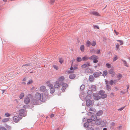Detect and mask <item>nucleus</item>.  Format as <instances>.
I'll list each match as a JSON object with an SVG mask.
<instances>
[{
    "mask_svg": "<svg viewBox=\"0 0 130 130\" xmlns=\"http://www.w3.org/2000/svg\"><path fill=\"white\" fill-rule=\"evenodd\" d=\"M109 84L111 85H112L113 84H114V81L113 80H111L109 82Z\"/></svg>",
    "mask_w": 130,
    "mask_h": 130,
    "instance_id": "obj_43",
    "label": "nucleus"
},
{
    "mask_svg": "<svg viewBox=\"0 0 130 130\" xmlns=\"http://www.w3.org/2000/svg\"><path fill=\"white\" fill-rule=\"evenodd\" d=\"M25 94L24 93H22L20 94L19 96V98L20 99H22L24 96Z\"/></svg>",
    "mask_w": 130,
    "mask_h": 130,
    "instance_id": "obj_24",
    "label": "nucleus"
},
{
    "mask_svg": "<svg viewBox=\"0 0 130 130\" xmlns=\"http://www.w3.org/2000/svg\"><path fill=\"white\" fill-rule=\"evenodd\" d=\"M61 85V84L58 82L57 81H56L54 85V86L56 88H57L59 89Z\"/></svg>",
    "mask_w": 130,
    "mask_h": 130,
    "instance_id": "obj_9",
    "label": "nucleus"
},
{
    "mask_svg": "<svg viewBox=\"0 0 130 130\" xmlns=\"http://www.w3.org/2000/svg\"><path fill=\"white\" fill-rule=\"evenodd\" d=\"M109 73L112 75V76L113 77L115 76V72L113 71V70L112 69H110L109 71Z\"/></svg>",
    "mask_w": 130,
    "mask_h": 130,
    "instance_id": "obj_18",
    "label": "nucleus"
},
{
    "mask_svg": "<svg viewBox=\"0 0 130 130\" xmlns=\"http://www.w3.org/2000/svg\"><path fill=\"white\" fill-rule=\"evenodd\" d=\"M84 126L85 127H88V125H87V123H86L84 124Z\"/></svg>",
    "mask_w": 130,
    "mask_h": 130,
    "instance_id": "obj_57",
    "label": "nucleus"
},
{
    "mask_svg": "<svg viewBox=\"0 0 130 130\" xmlns=\"http://www.w3.org/2000/svg\"><path fill=\"white\" fill-rule=\"evenodd\" d=\"M107 122L106 120H104L102 121H101V126L102 127L105 126L107 124Z\"/></svg>",
    "mask_w": 130,
    "mask_h": 130,
    "instance_id": "obj_16",
    "label": "nucleus"
},
{
    "mask_svg": "<svg viewBox=\"0 0 130 130\" xmlns=\"http://www.w3.org/2000/svg\"><path fill=\"white\" fill-rule=\"evenodd\" d=\"M33 82V81L31 79L29 80L28 82L27 83V85H29L31 84Z\"/></svg>",
    "mask_w": 130,
    "mask_h": 130,
    "instance_id": "obj_40",
    "label": "nucleus"
},
{
    "mask_svg": "<svg viewBox=\"0 0 130 130\" xmlns=\"http://www.w3.org/2000/svg\"><path fill=\"white\" fill-rule=\"evenodd\" d=\"M82 60L81 57H78L77 58L76 60L78 62L81 61Z\"/></svg>",
    "mask_w": 130,
    "mask_h": 130,
    "instance_id": "obj_34",
    "label": "nucleus"
},
{
    "mask_svg": "<svg viewBox=\"0 0 130 130\" xmlns=\"http://www.w3.org/2000/svg\"><path fill=\"white\" fill-rule=\"evenodd\" d=\"M94 80V78L92 75H90L89 77V80L91 82H93Z\"/></svg>",
    "mask_w": 130,
    "mask_h": 130,
    "instance_id": "obj_19",
    "label": "nucleus"
},
{
    "mask_svg": "<svg viewBox=\"0 0 130 130\" xmlns=\"http://www.w3.org/2000/svg\"><path fill=\"white\" fill-rule=\"evenodd\" d=\"M117 59V56L116 55L113 58V61H115Z\"/></svg>",
    "mask_w": 130,
    "mask_h": 130,
    "instance_id": "obj_51",
    "label": "nucleus"
},
{
    "mask_svg": "<svg viewBox=\"0 0 130 130\" xmlns=\"http://www.w3.org/2000/svg\"><path fill=\"white\" fill-rule=\"evenodd\" d=\"M64 79V77L63 76H61L60 77L57 79V81L58 82L60 83L62 85V84L64 83L63 82Z\"/></svg>",
    "mask_w": 130,
    "mask_h": 130,
    "instance_id": "obj_6",
    "label": "nucleus"
},
{
    "mask_svg": "<svg viewBox=\"0 0 130 130\" xmlns=\"http://www.w3.org/2000/svg\"><path fill=\"white\" fill-rule=\"evenodd\" d=\"M89 113H95V110L93 108H91L89 110Z\"/></svg>",
    "mask_w": 130,
    "mask_h": 130,
    "instance_id": "obj_17",
    "label": "nucleus"
},
{
    "mask_svg": "<svg viewBox=\"0 0 130 130\" xmlns=\"http://www.w3.org/2000/svg\"><path fill=\"white\" fill-rule=\"evenodd\" d=\"M53 67L56 70H57L58 69V67L56 65H53Z\"/></svg>",
    "mask_w": 130,
    "mask_h": 130,
    "instance_id": "obj_44",
    "label": "nucleus"
},
{
    "mask_svg": "<svg viewBox=\"0 0 130 130\" xmlns=\"http://www.w3.org/2000/svg\"><path fill=\"white\" fill-rule=\"evenodd\" d=\"M103 113V111L102 110H100L97 112L96 115L98 116H100L102 115Z\"/></svg>",
    "mask_w": 130,
    "mask_h": 130,
    "instance_id": "obj_22",
    "label": "nucleus"
},
{
    "mask_svg": "<svg viewBox=\"0 0 130 130\" xmlns=\"http://www.w3.org/2000/svg\"><path fill=\"white\" fill-rule=\"evenodd\" d=\"M74 71H68V73H74Z\"/></svg>",
    "mask_w": 130,
    "mask_h": 130,
    "instance_id": "obj_60",
    "label": "nucleus"
},
{
    "mask_svg": "<svg viewBox=\"0 0 130 130\" xmlns=\"http://www.w3.org/2000/svg\"><path fill=\"white\" fill-rule=\"evenodd\" d=\"M101 121L102 120L100 118L97 119L95 122V124L97 125H99L101 124Z\"/></svg>",
    "mask_w": 130,
    "mask_h": 130,
    "instance_id": "obj_14",
    "label": "nucleus"
},
{
    "mask_svg": "<svg viewBox=\"0 0 130 130\" xmlns=\"http://www.w3.org/2000/svg\"><path fill=\"white\" fill-rule=\"evenodd\" d=\"M102 73L100 72H95L93 74V75L95 77H99Z\"/></svg>",
    "mask_w": 130,
    "mask_h": 130,
    "instance_id": "obj_15",
    "label": "nucleus"
},
{
    "mask_svg": "<svg viewBox=\"0 0 130 130\" xmlns=\"http://www.w3.org/2000/svg\"><path fill=\"white\" fill-rule=\"evenodd\" d=\"M90 66V64L89 63L87 62L86 63L83 64L81 66V67L83 68H84L86 67H88Z\"/></svg>",
    "mask_w": 130,
    "mask_h": 130,
    "instance_id": "obj_13",
    "label": "nucleus"
},
{
    "mask_svg": "<svg viewBox=\"0 0 130 130\" xmlns=\"http://www.w3.org/2000/svg\"><path fill=\"white\" fill-rule=\"evenodd\" d=\"M114 81V84H116V82H117V80H113Z\"/></svg>",
    "mask_w": 130,
    "mask_h": 130,
    "instance_id": "obj_63",
    "label": "nucleus"
},
{
    "mask_svg": "<svg viewBox=\"0 0 130 130\" xmlns=\"http://www.w3.org/2000/svg\"><path fill=\"white\" fill-rule=\"evenodd\" d=\"M0 130H6V128L2 126H0Z\"/></svg>",
    "mask_w": 130,
    "mask_h": 130,
    "instance_id": "obj_45",
    "label": "nucleus"
},
{
    "mask_svg": "<svg viewBox=\"0 0 130 130\" xmlns=\"http://www.w3.org/2000/svg\"><path fill=\"white\" fill-rule=\"evenodd\" d=\"M96 44V43L95 41H93L91 43V45L93 46H95Z\"/></svg>",
    "mask_w": 130,
    "mask_h": 130,
    "instance_id": "obj_39",
    "label": "nucleus"
},
{
    "mask_svg": "<svg viewBox=\"0 0 130 130\" xmlns=\"http://www.w3.org/2000/svg\"><path fill=\"white\" fill-rule=\"evenodd\" d=\"M24 66H29L30 67V66L29 64H26L24 65H23V66H22V67H23Z\"/></svg>",
    "mask_w": 130,
    "mask_h": 130,
    "instance_id": "obj_54",
    "label": "nucleus"
},
{
    "mask_svg": "<svg viewBox=\"0 0 130 130\" xmlns=\"http://www.w3.org/2000/svg\"><path fill=\"white\" fill-rule=\"evenodd\" d=\"M49 87H50V89L51 88H54L53 87V85L51 84H50L48 85V86Z\"/></svg>",
    "mask_w": 130,
    "mask_h": 130,
    "instance_id": "obj_41",
    "label": "nucleus"
},
{
    "mask_svg": "<svg viewBox=\"0 0 130 130\" xmlns=\"http://www.w3.org/2000/svg\"><path fill=\"white\" fill-rule=\"evenodd\" d=\"M92 14L93 15H99V14L98 13L95 11H94L92 12Z\"/></svg>",
    "mask_w": 130,
    "mask_h": 130,
    "instance_id": "obj_31",
    "label": "nucleus"
},
{
    "mask_svg": "<svg viewBox=\"0 0 130 130\" xmlns=\"http://www.w3.org/2000/svg\"><path fill=\"white\" fill-rule=\"evenodd\" d=\"M20 115L23 117H25L26 115V113L24 109H21L19 110Z\"/></svg>",
    "mask_w": 130,
    "mask_h": 130,
    "instance_id": "obj_7",
    "label": "nucleus"
},
{
    "mask_svg": "<svg viewBox=\"0 0 130 130\" xmlns=\"http://www.w3.org/2000/svg\"><path fill=\"white\" fill-rule=\"evenodd\" d=\"M116 46L117 50H119V45L118 44H116Z\"/></svg>",
    "mask_w": 130,
    "mask_h": 130,
    "instance_id": "obj_49",
    "label": "nucleus"
},
{
    "mask_svg": "<svg viewBox=\"0 0 130 130\" xmlns=\"http://www.w3.org/2000/svg\"><path fill=\"white\" fill-rule=\"evenodd\" d=\"M106 66L107 67L109 68H110L111 67V65L109 63H107L106 64Z\"/></svg>",
    "mask_w": 130,
    "mask_h": 130,
    "instance_id": "obj_35",
    "label": "nucleus"
},
{
    "mask_svg": "<svg viewBox=\"0 0 130 130\" xmlns=\"http://www.w3.org/2000/svg\"><path fill=\"white\" fill-rule=\"evenodd\" d=\"M55 0H51L50 1V2L51 3V4H53L54 3Z\"/></svg>",
    "mask_w": 130,
    "mask_h": 130,
    "instance_id": "obj_52",
    "label": "nucleus"
},
{
    "mask_svg": "<svg viewBox=\"0 0 130 130\" xmlns=\"http://www.w3.org/2000/svg\"><path fill=\"white\" fill-rule=\"evenodd\" d=\"M121 60L122 61L124 66L127 67H128V66L127 65V62L125 60Z\"/></svg>",
    "mask_w": 130,
    "mask_h": 130,
    "instance_id": "obj_27",
    "label": "nucleus"
},
{
    "mask_svg": "<svg viewBox=\"0 0 130 130\" xmlns=\"http://www.w3.org/2000/svg\"><path fill=\"white\" fill-rule=\"evenodd\" d=\"M55 91V89L54 88H53L50 89V92L52 94Z\"/></svg>",
    "mask_w": 130,
    "mask_h": 130,
    "instance_id": "obj_28",
    "label": "nucleus"
},
{
    "mask_svg": "<svg viewBox=\"0 0 130 130\" xmlns=\"http://www.w3.org/2000/svg\"><path fill=\"white\" fill-rule=\"evenodd\" d=\"M94 99L96 100H98L100 99V96L99 93H94L93 94Z\"/></svg>",
    "mask_w": 130,
    "mask_h": 130,
    "instance_id": "obj_5",
    "label": "nucleus"
},
{
    "mask_svg": "<svg viewBox=\"0 0 130 130\" xmlns=\"http://www.w3.org/2000/svg\"><path fill=\"white\" fill-rule=\"evenodd\" d=\"M93 27L94 28H95L96 27L98 29H99V27L98 26L95 25H93Z\"/></svg>",
    "mask_w": 130,
    "mask_h": 130,
    "instance_id": "obj_50",
    "label": "nucleus"
},
{
    "mask_svg": "<svg viewBox=\"0 0 130 130\" xmlns=\"http://www.w3.org/2000/svg\"><path fill=\"white\" fill-rule=\"evenodd\" d=\"M90 52L91 53H95V50L93 49L90 50Z\"/></svg>",
    "mask_w": 130,
    "mask_h": 130,
    "instance_id": "obj_48",
    "label": "nucleus"
},
{
    "mask_svg": "<svg viewBox=\"0 0 130 130\" xmlns=\"http://www.w3.org/2000/svg\"><path fill=\"white\" fill-rule=\"evenodd\" d=\"M122 77V75L120 74H118L117 75V77L119 78V79H118V80H119Z\"/></svg>",
    "mask_w": 130,
    "mask_h": 130,
    "instance_id": "obj_38",
    "label": "nucleus"
},
{
    "mask_svg": "<svg viewBox=\"0 0 130 130\" xmlns=\"http://www.w3.org/2000/svg\"><path fill=\"white\" fill-rule=\"evenodd\" d=\"M54 116V115L53 114H52L50 116V117L51 118H52Z\"/></svg>",
    "mask_w": 130,
    "mask_h": 130,
    "instance_id": "obj_61",
    "label": "nucleus"
},
{
    "mask_svg": "<svg viewBox=\"0 0 130 130\" xmlns=\"http://www.w3.org/2000/svg\"><path fill=\"white\" fill-rule=\"evenodd\" d=\"M30 101L29 98L28 97H26L25 98L24 102L25 104H28L29 103Z\"/></svg>",
    "mask_w": 130,
    "mask_h": 130,
    "instance_id": "obj_11",
    "label": "nucleus"
},
{
    "mask_svg": "<svg viewBox=\"0 0 130 130\" xmlns=\"http://www.w3.org/2000/svg\"><path fill=\"white\" fill-rule=\"evenodd\" d=\"M72 65L71 66V67L70 68V70H74V68H73L72 67Z\"/></svg>",
    "mask_w": 130,
    "mask_h": 130,
    "instance_id": "obj_58",
    "label": "nucleus"
},
{
    "mask_svg": "<svg viewBox=\"0 0 130 130\" xmlns=\"http://www.w3.org/2000/svg\"><path fill=\"white\" fill-rule=\"evenodd\" d=\"M90 99L91 97L90 96H87L86 97V104L88 106H91L93 104L94 101L91 100Z\"/></svg>",
    "mask_w": 130,
    "mask_h": 130,
    "instance_id": "obj_2",
    "label": "nucleus"
},
{
    "mask_svg": "<svg viewBox=\"0 0 130 130\" xmlns=\"http://www.w3.org/2000/svg\"><path fill=\"white\" fill-rule=\"evenodd\" d=\"M85 87V86L84 85H82L80 86V88L81 90H83L84 89Z\"/></svg>",
    "mask_w": 130,
    "mask_h": 130,
    "instance_id": "obj_33",
    "label": "nucleus"
},
{
    "mask_svg": "<svg viewBox=\"0 0 130 130\" xmlns=\"http://www.w3.org/2000/svg\"><path fill=\"white\" fill-rule=\"evenodd\" d=\"M111 87L110 86H109L108 85H107V90L109 91L110 90Z\"/></svg>",
    "mask_w": 130,
    "mask_h": 130,
    "instance_id": "obj_47",
    "label": "nucleus"
},
{
    "mask_svg": "<svg viewBox=\"0 0 130 130\" xmlns=\"http://www.w3.org/2000/svg\"><path fill=\"white\" fill-rule=\"evenodd\" d=\"M40 91L43 92H44L45 91L47 92V91L45 87L44 86H42L40 87Z\"/></svg>",
    "mask_w": 130,
    "mask_h": 130,
    "instance_id": "obj_12",
    "label": "nucleus"
},
{
    "mask_svg": "<svg viewBox=\"0 0 130 130\" xmlns=\"http://www.w3.org/2000/svg\"><path fill=\"white\" fill-rule=\"evenodd\" d=\"M88 130H94V129L92 127H89L88 128Z\"/></svg>",
    "mask_w": 130,
    "mask_h": 130,
    "instance_id": "obj_56",
    "label": "nucleus"
},
{
    "mask_svg": "<svg viewBox=\"0 0 130 130\" xmlns=\"http://www.w3.org/2000/svg\"><path fill=\"white\" fill-rule=\"evenodd\" d=\"M124 108V107H121V108H120L119 109H118V111H119V110L121 111V110H122Z\"/></svg>",
    "mask_w": 130,
    "mask_h": 130,
    "instance_id": "obj_53",
    "label": "nucleus"
},
{
    "mask_svg": "<svg viewBox=\"0 0 130 130\" xmlns=\"http://www.w3.org/2000/svg\"><path fill=\"white\" fill-rule=\"evenodd\" d=\"M75 77V75L74 74H71L69 76V78L70 79H73Z\"/></svg>",
    "mask_w": 130,
    "mask_h": 130,
    "instance_id": "obj_23",
    "label": "nucleus"
},
{
    "mask_svg": "<svg viewBox=\"0 0 130 130\" xmlns=\"http://www.w3.org/2000/svg\"><path fill=\"white\" fill-rule=\"evenodd\" d=\"M92 121L91 119H88L87 120V122L89 123L91 122Z\"/></svg>",
    "mask_w": 130,
    "mask_h": 130,
    "instance_id": "obj_55",
    "label": "nucleus"
},
{
    "mask_svg": "<svg viewBox=\"0 0 130 130\" xmlns=\"http://www.w3.org/2000/svg\"><path fill=\"white\" fill-rule=\"evenodd\" d=\"M11 114L8 112H6L5 113V116L6 117H8L10 116Z\"/></svg>",
    "mask_w": 130,
    "mask_h": 130,
    "instance_id": "obj_36",
    "label": "nucleus"
},
{
    "mask_svg": "<svg viewBox=\"0 0 130 130\" xmlns=\"http://www.w3.org/2000/svg\"><path fill=\"white\" fill-rule=\"evenodd\" d=\"M34 100L37 101L40 100L42 102H44L46 100V98L45 96H44L42 95L41 94L37 92L35 94Z\"/></svg>",
    "mask_w": 130,
    "mask_h": 130,
    "instance_id": "obj_1",
    "label": "nucleus"
},
{
    "mask_svg": "<svg viewBox=\"0 0 130 130\" xmlns=\"http://www.w3.org/2000/svg\"><path fill=\"white\" fill-rule=\"evenodd\" d=\"M99 93L100 95V99L102 98L103 99L106 98L107 96V95L105 93V91L103 90H101L99 92Z\"/></svg>",
    "mask_w": 130,
    "mask_h": 130,
    "instance_id": "obj_4",
    "label": "nucleus"
},
{
    "mask_svg": "<svg viewBox=\"0 0 130 130\" xmlns=\"http://www.w3.org/2000/svg\"><path fill=\"white\" fill-rule=\"evenodd\" d=\"M97 118L95 115H93L91 117V119L92 121H95Z\"/></svg>",
    "mask_w": 130,
    "mask_h": 130,
    "instance_id": "obj_20",
    "label": "nucleus"
},
{
    "mask_svg": "<svg viewBox=\"0 0 130 130\" xmlns=\"http://www.w3.org/2000/svg\"><path fill=\"white\" fill-rule=\"evenodd\" d=\"M9 120V118H5L3 119L2 120V122H6L8 121Z\"/></svg>",
    "mask_w": 130,
    "mask_h": 130,
    "instance_id": "obj_26",
    "label": "nucleus"
},
{
    "mask_svg": "<svg viewBox=\"0 0 130 130\" xmlns=\"http://www.w3.org/2000/svg\"><path fill=\"white\" fill-rule=\"evenodd\" d=\"M21 118H19L17 116H14L13 118V121L16 123L18 122L21 119Z\"/></svg>",
    "mask_w": 130,
    "mask_h": 130,
    "instance_id": "obj_10",
    "label": "nucleus"
},
{
    "mask_svg": "<svg viewBox=\"0 0 130 130\" xmlns=\"http://www.w3.org/2000/svg\"><path fill=\"white\" fill-rule=\"evenodd\" d=\"M107 74V71H104L103 72V75L104 77L106 76Z\"/></svg>",
    "mask_w": 130,
    "mask_h": 130,
    "instance_id": "obj_29",
    "label": "nucleus"
},
{
    "mask_svg": "<svg viewBox=\"0 0 130 130\" xmlns=\"http://www.w3.org/2000/svg\"><path fill=\"white\" fill-rule=\"evenodd\" d=\"M117 41L120 42V45L123 44V41L121 40H117Z\"/></svg>",
    "mask_w": 130,
    "mask_h": 130,
    "instance_id": "obj_42",
    "label": "nucleus"
},
{
    "mask_svg": "<svg viewBox=\"0 0 130 130\" xmlns=\"http://www.w3.org/2000/svg\"><path fill=\"white\" fill-rule=\"evenodd\" d=\"M61 85L62 86V88L61 89L62 92H64L65 90L68 86V85L66 83H63Z\"/></svg>",
    "mask_w": 130,
    "mask_h": 130,
    "instance_id": "obj_8",
    "label": "nucleus"
},
{
    "mask_svg": "<svg viewBox=\"0 0 130 130\" xmlns=\"http://www.w3.org/2000/svg\"><path fill=\"white\" fill-rule=\"evenodd\" d=\"M103 130H107V129L106 128H103Z\"/></svg>",
    "mask_w": 130,
    "mask_h": 130,
    "instance_id": "obj_64",
    "label": "nucleus"
},
{
    "mask_svg": "<svg viewBox=\"0 0 130 130\" xmlns=\"http://www.w3.org/2000/svg\"><path fill=\"white\" fill-rule=\"evenodd\" d=\"M114 31H115V33L117 35L118 34H119L118 32L116 31L115 30H114Z\"/></svg>",
    "mask_w": 130,
    "mask_h": 130,
    "instance_id": "obj_62",
    "label": "nucleus"
},
{
    "mask_svg": "<svg viewBox=\"0 0 130 130\" xmlns=\"http://www.w3.org/2000/svg\"><path fill=\"white\" fill-rule=\"evenodd\" d=\"M59 62L61 63H62L63 62V60L61 59H59Z\"/></svg>",
    "mask_w": 130,
    "mask_h": 130,
    "instance_id": "obj_59",
    "label": "nucleus"
},
{
    "mask_svg": "<svg viewBox=\"0 0 130 130\" xmlns=\"http://www.w3.org/2000/svg\"><path fill=\"white\" fill-rule=\"evenodd\" d=\"M89 58L87 56H85L82 58V60L83 61H85L88 60Z\"/></svg>",
    "mask_w": 130,
    "mask_h": 130,
    "instance_id": "obj_32",
    "label": "nucleus"
},
{
    "mask_svg": "<svg viewBox=\"0 0 130 130\" xmlns=\"http://www.w3.org/2000/svg\"><path fill=\"white\" fill-rule=\"evenodd\" d=\"M90 44V42L89 40L87 41L86 42V46L87 47H89Z\"/></svg>",
    "mask_w": 130,
    "mask_h": 130,
    "instance_id": "obj_25",
    "label": "nucleus"
},
{
    "mask_svg": "<svg viewBox=\"0 0 130 130\" xmlns=\"http://www.w3.org/2000/svg\"><path fill=\"white\" fill-rule=\"evenodd\" d=\"M99 57L98 56L95 55H92L89 58L90 60H93L94 63H96L98 62V59Z\"/></svg>",
    "mask_w": 130,
    "mask_h": 130,
    "instance_id": "obj_3",
    "label": "nucleus"
},
{
    "mask_svg": "<svg viewBox=\"0 0 130 130\" xmlns=\"http://www.w3.org/2000/svg\"><path fill=\"white\" fill-rule=\"evenodd\" d=\"M92 93V91L91 90H89L87 92V93L88 94V95H90Z\"/></svg>",
    "mask_w": 130,
    "mask_h": 130,
    "instance_id": "obj_37",
    "label": "nucleus"
},
{
    "mask_svg": "<svg viewBox=\"0 0 130 130\" xmlns=\"http://www.w3.org/2000/svg\"><path fill=\"white\" fill-rule=\"evenodd\" d=\"M101 50L100 49H98L96 51V53L97 54H99L100 53Z\"/></svg>",
    "mask_w": 130,
    "mask_h": 130,
    "instance_id": "obj_46",
    "label": "nucleus"
},
{
    "mask_svg": "<svg viewBox=\"0 0 130 130\" xmlns=\"http://www.w3.org/2000/svg\"><path fill=\"white\" fill-rule=\"evenodd\" d=\"M96 87L95 86L92 85L91 86V89L95 91L96 90Z\"/></svg>",
    "mask_w": 130,
    "mask_h": 130,
    "instance_id": "obj_21",
    "label": "nucleus"
},
{
    "mask_svg": "<svg viewBox=\"0 0 130 130\" xmlns=\"http://www.w3.org/2000/svg\"><path fill=\"white\" fill-rule=\"evenodd\" d=\"M84 47H85L83 45H81V46H80V50L82 52H84Z\"/></svg>",
    "mask_w": 130,
    "mask_h": 130,
    "instance_id": "obj_30",
    "label": "nucleus"
}]
</instances>
